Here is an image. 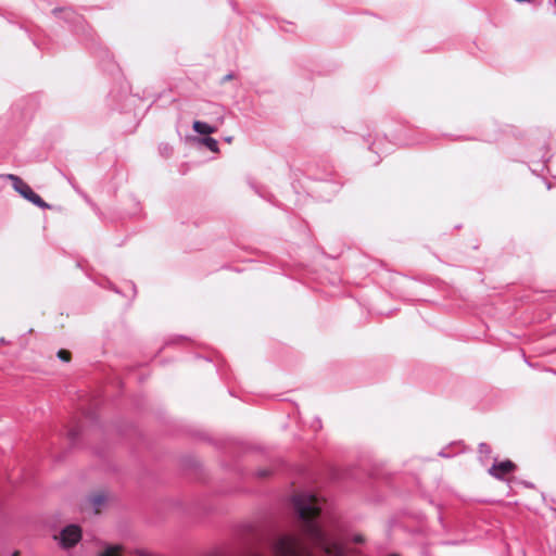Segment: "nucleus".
<instances>
[{
    "label": "nucleus",
    "mask_w": 556,
    "mask_h": 556,
    "mask_svg": "<svg viewBox=\"0 0 556 556\" xmlns=\"http://www.w3.org/2000/svg\"><path fill=\"white\" fill-rule=\"evenodd\" d=\"M515 1L519 2V3H522V2L534 3V2H536V0H515Z\"/></svg>",
    "instance_id": "bb28decb"
},
{
    "label": "nucleus",
    "mask_w": 556,
    "mask_h": 556,
    "mask_svg": "<svg viewBox=\"0 0 556 556\" xmlns=\"http://www.w3.org/2000/svg\"><path fill=\"white\" fill-rule=\"evenodd\" d=\"M446 447H458L456 452L462 453L471 451V448L465 445L463 441H453Z\"/></svg>",
    "instance_id": "dca6fc26"
},
{
    "label": "nucleus",
    "mask_w": 556,
    "mask_h": 556,
    "mask_svg": "<svg viewBox=\"0 0 556 556\" xmlns=\"http://www.w3.org/2000/svg\"><path fill=\"white\" fill-rule=\"evenodd\" d=\"M59 543L64 548H71L75 546L81 539V529L77 525H68L61 532L59 536H55Z\"/></svg>",
    "instance_id": "0eeeda50"
},
{
    "label": "nucleus",
    "mask_w": 556,
    "mask_h": 556,
    "mask_svg": "<svg viewBox=\"0 0 556 556\" xmlns=\"http://www.w3.org/2000/svg\"><path fill=\"white\" fill-rule=\"evenodd\" d=\"M185 340H187V338H185V337H182V336H178V337H176V338H174V339H170V340L167 342V344H175V343H177L178 341H185Z\"/></svg>",
    "instance_id": "5701e85b"
},
{
    "label": "nucleus",
    "mask_w": 556,
    "mask_h": 556,
    "mask_svg": "<svg viewBox=\"0 0 556 556\" xmlns=\"http://www.w3.org/2000/svg\"><path fill=\"white\" fill-rule=\"evenodd\" d=\"M516 465L511 460H503L494 463L489 469V473L496 479H505L508 475L513 473Z\"/></svg>",
    "instance_id": "1a4fd4ad"
},
{
    "label": "nucleus",
    "mask_w": 556,
    "mask_h": 556,
    "mask_svg": "<svg viewBox=\"0 0 556 556\" xmlns=\"http://www.w3.org/2000/svg\"><path fill=\"white\" fill-rule=\"evenodd\" d=\"M56 355L60 361L65 362V363L70 362L71 356H72L70 351L63 350V349L59 350Z\"/></svg>",
    "instance_id": "a211bd4d"
},
{
    "label": "nucleus",
    "mask_w": 556,
    "mask_h": 556,
    "mask_svg": "<svg viewBox=\"0 0 556 556\" xmlns=\"http://www.w3.org/2000/svg\"><path fill=\"white\" fill-rule=\"evenodd\" d=\"M309 429L314 432L319 431L323 428L321 419L315 416L308 425Z\"/></svg>",
    "instance_id": "f3484780"
},
{
    "label": "nucleus",
    "mask_w": 556,
    "mask_h": 556,
    "mask_svg": "<svg viewBox=\"0 0 556 556\" xmlns=\"http://www.w3.org/2000/svg\"><path fill=\"white\" fill-rule=\"evenodd\" d=\"M478 452H492V447L484 442L479 443Z\"/></svg>",
    "instance_id": "6ab92c4d"
},
{
    "label": "nucleus",
    "mask_w": 556,
    "mask_h": 556,
    "mask_svg": "<svg viewBox=\"0 0 556 556\" xmlns=\"http://www.w3.org/2000/svg\"><path fill=\"white\" fill-rule=\"evenodd\" d=\"M392 140H389L387 136L382 139H376L369 144V150L377 154V159L372 161L377 165L381 155L388 154L392 151V146H414L422 144L432 140V138L424 130L410 125L409 123H401L391 132Z\"/></svg>",
    "instance_id": "7ed1b4c3"
},
{
    "label": "nucleus",
    "mask_w": 556,
    "mask_h": 556,
    "mask_svg": "<svg viewBox=\"0 0 556 556\" xmlns=\"http://www.w3.org/2000/svg\"><path fill=\"white\" fill-rule=\"evenodd\" d=\"M255 191L264 200L273 202V194L265 187L256 188Z\"/></svg>",
    "instance_id": "2eb2a0df"
},
{
    "label": "nucleus",
    "mask_w": 556,
    "mask_h": 556,
    "mask_svg": "<svg viewBox=\"0 0 556 556\" xmlns=\"http://www.w3.org/2000/svg\"><path fill=\"white\" fill-rule=\"evenodd\" d=\"M1 178L9 179L12 181L13 189L21 194L25 200L29 201L34 205L39 208L46 210L50 208L51 205L48 204L38 193H36L28 184H26L21 177L8 174L1 176Z\"/></svg>",
    "instance_id": "423d86ee"
},
{
    "label": "nucleus",
    "mask_w": 556,
    "mask_h": 556,
    "mask_svg": "<svg viewBox=\"0 0 556 556\" xmlns=\"http://www.w3.org/2000/svg\"><path fill=\"white\" fill-rule=\"evenodd\" d=\"M108 502V495L103 491L96 492L85 498L81 507L86 511L99 514Z\"/></svg>",
    "instance_id": "6e6552de"
},
{
    "label": "nucleus",
    "mask_w": 556,
    "mask_h": 556,
    "mask_svg": "<svg viewBox=\"0 0 556 556\" xmlns=\"http://www.w3.org/2000/svg\"><path fill=\"white\" fill-rule=\"evenodd\" d=\"M52 14L62 20L71 31L92 51L101 61L104 71L111 74L118 71V65L115 63L113 55L106 48L102 47L93 29L86 23L83 15L75 12L72 8H54Z\"/></svg>",
    "instance_id": "f03ea898"
},
{
    "label": "nucleus",
    "mask_w": 556,
    "mask_h": 556,
    "mask_svg": "<svg viewBox=\"0 0 556 556\" xmlns=\"http://www.w3.org/2000/svg\"><path fill=\"white\" fill-rule=\"evenodd\" d=\"M522 355H523L525 362H526V364H527L528 366H530V367H535V365H534L533 363H531V362H529V361L527 359V357H526V355H525V354H522Z\"/></svg>",
    "instance_id": "a878e982"
},
{
    "label": "nucleus",
    "mask_w": 556,
    "mask_h": 556,
    "mask_svg": "<svg viewBox=\"0 0 556 556\" xmlns=\"http://www.w3.org/2000/svg\"><path fill=\"white\" fill-rule=\"evenodd\" d=\"M546 187H547V189H552V184L547 182Z\"/></svg>",
    "instance_id": "7c9ffc66"
},
{
    "label": "nucleus",
    "mask_w": 556,
    "mask_h": 556,
    "mask_svg": "<svg viewBox=\"0 0 556 556\" xmlns=\"http://www.w3.org/2000/svg\"><path fill=\"white\" fill-rule=\"evenodd\" d=\"M248 556H263V555H261L260 553H256V552H252Z\"/></svg>",
    "instance_id": "cd10ccee"
},
{
    "label": "nucleus",
    "mask_w": 556,
    "mask_h": 556,
    "mask_svg": "<svg viewBox=\"0 0 556 556\" xmlns=\"http://www.w3.org/2000/svg\"><path fill=\"white\" fill-rule=\"evenodd\" d=\"M292 504L298 514L302 535L286 533L270 544L275 556H314L308 543L323 556H345L342 544L330 535L319 522L326 501L308 491L295 493Z\"/></svg>",
    "instance_id": "f257e3e1"
},
{
    "label": "nucleus",
    "mask_w": 556,
    "mask_h": 556,
    "mask_svg": "<svg viewBox=\"0 0 556 556\" xmlns=\"http://www.w3.org/2000/svg\"><path fill=\"white\" fill-rule=\"evenodd\" d=\"M129 288H130V290H131L132 296H135V295H136V292H137V291H136V285H135L134 282H129Z\"/></svg>",
    "instance_id": "393cba45"
},
{
    "label": "nucleus",
    "mask_w": 556,
    "mask_h": 556,
    "mask_svg": "<svg viewBox=\"0 0 556 556\" xmlns=\"http://www.w3.org/2000/svg\"><path fill=\"white\" fill-rule=\"evenodd\" d=\"M208 445L217 450H239L240 452H266L267 447L261 441L241 434H203Z\"/></svg>",
    "instance_id": "39448f33"
},
{
    "label": "nucleus",
    "mask_w": 556,
    "mask_h": 556,
    "mask_svg": "<svg viewBox=\"0 0 556 556\" xmlns=\"http://www.w3.org/2000/svg\"><path fill=\"white\" fill-rule=\"evenodd\" d=\"M225 140H226L227 142H231L232 138H231V137H226V138H225Z\"/></svg>",
    "instance_id": "c756f323"
},
{
    "label": "nucleus",
    "mask_w": 556,
    "mask_h": 556,
    "mask_svg": "<svg viewBox=\"0 0 556 556\" xmlns=\"http://www.w3.org/2000/svg\"><path fill=\"white\" fill-rule=\"evenodd\" d=\"M270 470L268 469H260L256 471V476L260 477V478H265V477H268L270 475Z\"/></svg>",
    "instance_id": "aec40b11"
},
{
    "label": "nucleus",
    "mask_w": 556,
    "mask_h": 556,
    "mask_svg": "<svg viewBox=\"0 0 556 556\" xmlns=\"http://www.w3.org/2000/svg\"><path fill=\"white\" fill-rule=\"evenodd\" d=\"M0 343L4 344V343H5V340L2 338V339L0 340Z\"/></svg>",
    "instance_id": "2f4dec72"
},
{
    "label": "nucleus",
    "mask_w": 556,
    "mask_h": 556,
    "mask_svg": "<svg viewBox=\"0 0 556 556\" xmlns=\"http://www.w3.org/2000/svg\"><path fill=\"white\" fill-rule=\"evenodd\" d=\"M103 281L109 286V287H112V289L116 292V293H119V290L115 287H113V285L111 283V281H109L108 279H103Z\"/></svg>",
    "instance_id": "b1692460"
},
{
    "label": "nucleus",
    "mask_w": 556,
    "mask_h": 556,
    "mask_svg": "<svg viewBox=\"0 0 556 556\" xmlns=\"http://www.w3.org/2000/svg\"><path fill=\"white\" fill-rule=\"evenodd\" d=\"M309 178L316 182L311 190L323 201H329L343 185L341 177L330 165L316 166L309 173Z\"/></svg>",
    "instance_id": "20e7f679"
},
{
    "label": "nucleus",
    "mask_w": 556,
    "mask_h": 556,
    "mask_svg": "<svg viewBox=\"0 0 556 556\" xmlns=\"http://www.w3.org/2000/svg\"><path fill=\"white\" fill-rule=\"evenodd\" d=\"M235 75L233 73H228L227 75H225L222 79H220V84L224 85L225 83L233 79Z\"/></svg>",
    "instance_id": "412c9836"
},
{
    "label": "nucleus",
    "mask_w": 556,
    "mask_h": 556,
    "mask_svg": "<svg viewBox=\"0 0 556 556\" xmlns=\"http://www.w3.org/2000/svg\"><path fill=\"white\" fill-rule=\"evenodd\" d=\"M12 556H18V552H14Z\"/></svg>",
    "instance_id": "473e14b6"
},
{
    "label": "nucleus",
    "mask_w": 556,
    "mask_h": 556,
    "mask_svg": "<svg viewBox=\"0 0 556 556\" xmlns=\"http://www.w3.org/2000/svg\"><path fill=\"white\" fill-rule=\"evenodd\" d=\"M193 140L197 141L198 143L206 147L212 152H215V153L218 152V142L216 139H214L211 136H206V137H202V138L194 137Z\"/></svg>",
    "instance_id": "f8f14e48"
},
{
    "label": "nucleus",
    "mask_w": 556,
    "mask_h": 556,
    "mask_svg": "<svg viewBox=\"0 0 556 556\" xmlns=\"http://www.w3.org/2000/svg\"><path fill=\"white\" fill-rule=\"evenodd\" d=\"M548 152V144L544 141L542 148H541V154H540V162L538 163V166H540V170H543L546 167V164L549 162L552 155H547Z\"/></svg>",
    "instance_id": "ddd939ff"
},
{
    "label": "nucleus",
    "mask_w": 556,
    "mask_h": 556,
    "mask_svg": "<svg viewBox=\"0 0 556 556\" xmlns=\"http://www.w3.org/2000/svg\"><path fill=\"white\" fill-rule=\"evenodd\" d=\"M81 433L83 427L80 424H75L66 428V437L72 446H75L79 442Z\"/></svg>",
    "instance_id": "9d476101"
},
{
    "label": "nucleus",
    "mask_w": 556,
    "mask_h": 556,
    "mask_svg": "<svg viewBox=\"0 0 556 556\" xmlns=\"http://www.w3.org/2000/svg\"><path fill=\"white\" fill-rule=\"evenodd\" d=\"M67 180L68 182L72 185V187L79 193L81 194L85 199H87V195L85 193H83L74 184L73 179L71 177H67Z\"/></svg>",
    "instance_id": "4be33fe9"
},
{
    "label": "nucleus",
    "mask_w": 556,
    "mask_h": 556,
    "mask_svg": "<svg viewBox=\"0 0 556 556\" xmlns=\"http://www.w3.org/2000/svg\"><path fill=\"white\" fill-rule=\"evenodd\" d=\"M355 542H363V539L361 536H355Z\"/></svg>",
    "instance_id": "c85d7f7f"
},
{
    "label": "nucleus",
    "mask_w": 556,
    "mask_h": 556,
    "mask_svg": "<svg viewBox=\"0 0 556 556\" xmlns=\"http://www.w3.org/2000/svg\"><path fill=\"white\" fill-rule=\"evenodd\" d=\"M193 130L203 136H210L211 134L215 132L216 128L205 122L202 121H194L192 125Z\"/></svg>",
    "instance_id": "9b49d317"
},
{
    "label": "nucleus",
    "mask_w": 556,
    "mask_h": 556,
    "mask_svg": "<svg viewBox=\"0 0 556 556\" xmlns=\"http://www.w3.org/2000/svg\"><path fill=\"white\" fill-rule=\"evenodd\" d=\"M99 556H122L121 547L117 545H109Z\"/></svg>",
    "instance_id": "4468645a"
}]
</instances>
